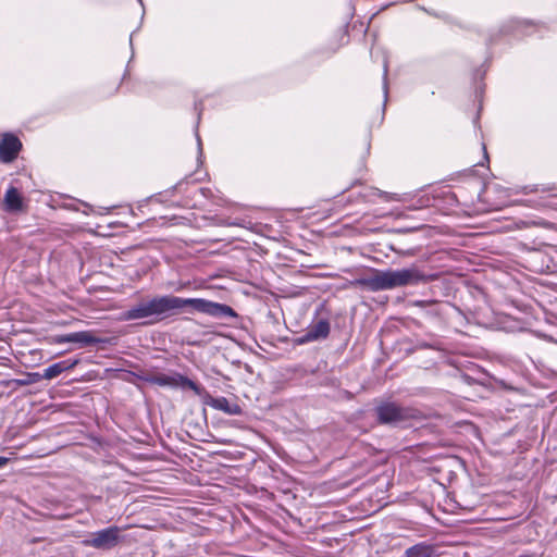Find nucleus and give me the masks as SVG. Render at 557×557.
I'll return each instance as SVG.
<instances>
[{
  "mask_svg": "<svg viewBox=\"0 0 557 557\" xmlns=\"http://www.w3.org/2000/svg\"><path fill=\"white\" fill-rule=\"evenodd\" d=\"M186 308L218 319L237 318L235 310L225 304L203 298H182L173 295H163L133 306L123 312V320H143L144 324H152L164 319L170 313Z\"/></svg>",
  "mask_w": 557,
  "mask_h": 557,
  "instance_id": "f257e3e1",
  "label": "nucleus"
},
{
  "mask_svg": "<svg viewBox=\"0 0 557 557\" xmlns=\"http://www.w3.org/2000/svg\"><path fill=\"white\" fill-rule=\"evenodd\" d=\"M437 278L436 274L425 273L419 267L411 265L397 270L377 271L372 277L356 278L351 286L367 287L371 292L388 290L404 286L425 284Z\"/></svg>",
  "mask_w": 557,
  "mask_h": 557,
  "instance_id": "f03ea898",
  "label": "nucleus"
},
{
  "mask_svg": "<svg viewBox=\"0 0 557 557\" xmlns=\"http://www.w3.org/2000/svg\"><path fill=\"white\" fill-rule=\"evenodd\" d=\"M146 381L158 386L190 389L196 395H200L202 392V387L199 384L177 372H173L170 374L158 373L147 377Z\"/></svg>",
  "mask_w": 557,
  "mask_h": 557,
  "instance_id": "7ed1b4c3",
  "label": "nucleus"
},
{
  "mask_svg": "<svg viewBox=\"0 0 557 557\" xmlns=\"http://www.w3.org/2000/svg\"><path fill=\"white\" fill-rule=\"evenodd\" d=\"M121 529L112 525L91 534L90 539L82 541V544L87 547H92L101 550H109L116 546L121 540Z\"/></svg>",
  "mask_w": 557,
  "mask_h": 557,
  "instance_id": "20e7f679",
  "label": "nucleus"
},
{
  "mask_svg": "<svg viewBox=\"0 0 557 557\" xmlns=\"http://www.w3.org/2000/svg\"><path fill=\"white\" fill-rule=\"evenodd\" d=\"M377 421L381 424H395L412 418L408 408H404L395 403H383L375 408Z\"/></svg>",
  "mask_w": 557,
  "mask_h": 557,
  "instance_id": "39448f33",
  "label": "nucleus"
},
{
  "mask_svg": "<svg viewBox=\"0 0 557 557\" xmlns=\"http://www.w3.org/2000/svg\"><path fill=\"white\" fill-rule=\"evenodd\" d=\"M51 342L53 344L76 343L79 344L82 347L103 343V341L95 336L91 331H81L69 334L55 335L51 338Z\"/></svg>",
  "mask_w": 557,
  "mask_h": 557,
  "instance_id": "423d86ee",
  "label": "nucleus"
},
{
  "mask_svg": "<svg viewBox=\"0 0 557 557\" xmlns=\"http://www.w3.org/2000/svg\"><path fill=\"white\" fill-rule=\"evenodd\" d=\"M22 149L21 140L13 134L7 133L0 140V162L11 163Z\"/></svg>",
  "mask_w": 557,
  "mask_h": 557,
  "instance_id": "0eeeda50",
  "label": "nucleus"
},
{
  "mask_svg": "<svg viewBox=\"0 0 557 557\" xmlns=\"http://www.w3.org/2000/svg\"><path fill=\"white\" fill-rule=\"evenodd\" d=\"M330 322L326 319H321L317 323L310 325L307 329V332L298 339V342L300 344H305L326 338L330 334Z\"/></svg>",
  "mask_w": 557,
  "mask_h": 557,
  "instance_id": "6e6552de",
  "label": "nucleus"
},
{
  "mask_svg": "<svg viewBox=\"0 0 557 557\" xmlns=\"http://www.w3.org/2000/svg\"><path fill=\"white\" fill-rule=\"evenodd\" d=\"M207 404L215 409L230 416H240L243 413L242 407L237 403L230 401L226 397H211Z\"/></svg>",
  "mask_w": 557,
  "mask_h": 557,
  "instance_id": "1a4fd4ad",
  "label": "nucleus"
},
{
  "mask_svg": "<svg viewBox=\"0 0 557 557\" xmlns=\"http://www.w3.org/2000/svg\"><path fill=\"white\" fill-rule=\"evenodd\" d=\"M4 210L8 212H20L24 208V201L22 195L17 188L11 186L7 189L3 199Z\"/></svg>",
  "mask_w": 557,
  "mask_h": 557,
  "instance_id": "9d476101",
  "label": "nucleus"
},
{
  "mask_svg": "<svg viewBox=\"0 0 557 557\" xmlns=\"http://www.w3.org/2000/svg\"><path fill=\"white\" fill-rule=\"evenodd\" d=\"M79 362L78 359H66L59 362H55L48 368L45 369L44 373H41L42 379L52 380L59 376L64 371L73 369Z\"/></svg>",
  "mask_w": 557,
  "mask_h": 557,
  "instance_id": "9b49d317",
  "label": "nucleus"
},
{
  "mask_svg": "<svg viewBox=\"0 0 557 557\" xmlns=\"http://www.w3.org/2000/svg\"><path fill=\"white\" fill-rule=\"evenodd\" d=\"M407 557H431L429 546L417 544L406 550Z\"/></svg>",
  "mask_w": 557,
  "mask_h": 557,
  "instance_id": "f8f14e48",
  "label": "nucleus"
},
{
  "mask_svg": "<svg viewBox=\"0 0 557 557\" xmlns=\"http://www.w3.org/2000/svg\"><path fill=\"white\" fill-rule=\"evenodd\" d=\"M42 380L41 373L39 372H27L25 373L23 379L14 380L15 384L18 386H27L35 383H38Z\"/></svg>",
  "mask_w": 557,
  "mask_h": 557,
  "instance_id": "ddd939ff",
  "label": "nucleus"
},
{
  "mask_svg": "<svg viewBox=\"0 0 557 557\" xmlns=\"http://www.w3.org/2000/svg\"><path fill=\"white\" fill-rule=\"evenodd\" d=\"M386 76H387V66H384V94L387 95V83H386Z\"/></svg>",
  "mask_w": 557,
  "mask_h": 557,
  "instance_id": "4468645a",
  "label": "nucleus"
},
{
  "mask_svg": "<svg viewBox=\"0 0 557 557\" xmlns=\"http://www.w3.org/2000/svg\"><path fill=\"white\" fill-rule=\"evenodd\" d=\"M9 461V458L0 456V468L4 467Z\"/></svg>",
  "mask_w": 557,
  "mask_h": 557,
  "instance_id": "2eb2a0df",
  "label": "nucleus"
},
{
  "mask_svg": "<svg viewBox=\"0 0 557 557\" xmlns=\"http://www.w3.org/2000/svg\"><path fill=\"white\" fill-rule=\"evenodd\" d=\"M200 104L201 103H196V110H198V120L200 119L201 110H202V108L199 107Z\"/></svg>",
  "mask_w": 557,
  "mask_h": 557,
  "instance_id": "dca6fc26",
  "label": "nucleus"
},
{
  "mask_svg": "<svg viewBox=\"0 0 557 557\" xmlns=\"http://www.w3.org/2000/svg\"><path fill=\"white\" fill-rule=\"evenodd\" d=\"M483 150H484V158H485L486 160H488V157H487V153H486L485 146H483Z\"/></svg>",
  "mask_w": 557,
  "mask_h": 557,
  "instance_id": "f3484780",
  "label": "nucleus"
}]
</instances>
